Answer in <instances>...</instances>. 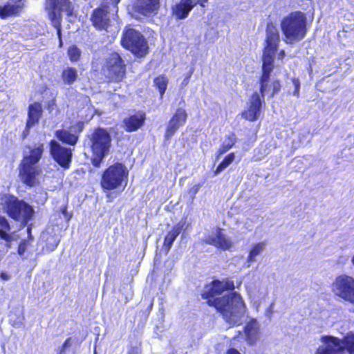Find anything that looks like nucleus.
I'll return each mask as SVG.
<instances>
[{"instance_id":"nucleus-1","label":"nucleus","mask_w":354,"mask_h":354,"mask_svg":"<svg viewBox=\"0 0 354 354\" xmlns=\"http://www.w3.org/2000/svg\"><path fill=\"white\" fill-rule=\"evenodd\" d=\"M280 41L279 33L271 22L266 28V37L262 54V71L259 79V90L254 91L248 98L247 106L241 112V117L249 122L257 121L266 105L265 95L270 92L269 97H273L281 88L279 80L270 82V77L274 69V55Z\"/></svg>"},{"instance_id":"nucleus-2","label":"nucleus","mask_w":354,"mask_h":354,"mask_svg":"<svg viewBox=\"0 0 354 354\" xmlns=\"http://www.w3.org/2000/svg\"><path fill=\"white\" fill-rule=\"evenodd\" d=\"M234 282L214 281L207 286L202 297L208 299V304L220 312L230 325L240 324L246 307L241 295L234 292Z\"/></svg>"},{"instance_id":"nucleus-3","label":"nucleus","mask_w":354,"mask_h":354,"mask_svg":"<svg viewBox=\"0 0 354 354\" xmlns=\"http://www.w3.org/2000/svg\"><path fill=\"white\" fill-rule=\"evenodd\" d=\"M310 22L307 15L301 10L291 11L280 21V28L286 44H295L303 40L307 35Z\"/></svg>"},{"instance_id":"nucleus-4","label":"nucleus","mask_w":354,"mask_h":354,"mask_svg":"<svg viewBox=\"0 0 354 354\" xmlns=\"http://www.w3.org/2000/svg\"><path fill=\"white\" fill-rule=\"evenodd\" d=\"M121 46L136 57H144L149 53V46L145 36L138 30L126 26L122 32Z\"/></svg>"},{"instance_id":"nucleus-5","label":"nucleus","mask_w":354,"mask_h":354,"mask_svg":"<svg viewBox=\"0 0 354 354\" xmlns=\"http://www.w3.org/2000/svg\"><path fill=\"white\" fill-rule=\"evenodd\" d=\"M102 70L108 82L120 83L126 78L127 64L118 52L112 51L105 58Z\"/></svg>"},{"instance_id":"nucleus-6","label":"nucleus","mask_w":354,"mask_h":354,"mask_svg":"<svg viewBox=\"0 0 354 354\" xmlns=\"http://www.w3.org/2000/svg\"><path fill=\"white\" fill-rule=\"evenodd\" d=\"M128 176V169L122 163H115L104 171L100 182L101 186L105 190L118 189L127 180Z\"/></svg>"},{"instance_id":"nucleus-7","label":"nucleus","mask_w":354,"mask_h":354,"mask_svg":"<svg viewBox=\"0 0 354 354\" xmlns=\"http://www.w3.org/2000/svg\"><path fill=\"white\" fill-rule=\"evenodd\" d=\"M88 145L93 155H108L112 145V138L106 129L96 127L87 136Z\"/></svg>"},{"instance_id":"nucleus-8","label":"nucleus","mask_w":354,"mask_h":354,"mask_svg":"<svg viewBox=\"0 0 354 354\" xmlns=\"http://www.w3.org/2000/svg\"><path fill=\"white\" fill-rule=\"evenodd\" d=\"M335 296L354 304V278L346 274L337 277L331 284Z\"/></svg>"},{"instance_id":"nucleus-9","label":"nucleus","mask_w":354,"mask_h":354,"mask_svg":"<svg viewBox=\"0 0 354 354\" xmlns=\"http://www.w3.org/2000/svg\"><path fill=\"white\" fill-rule=\"evenodd\" d=\"M109 6L108 3H102L93 10L90 20L93 27L97 30H107L110 26Z\"/></svg>"},{"instance_id":"nucleus-10","label":"nucleus","mask_w":354,"mask_h":354,"mask_svg":"<svg viewBox=\"0 0 354 354\" xmlns=\"http://www.w3.org/2000/svg\"><path fill=\"white\" fill-rule=\"evenodd\" d=\"M203 241L208 245L223 250H230L233 246L231 239L225 234L223 230L219 227L206 234Z\"/></svg>"},{"instance_id":"nucleus-11","label":"nucleus","mask_w":354,"mask_h":354,"mask_svg":"<svg viewBox=\"0 0 354 354\" xmlns=\"http://www.w3.org/2000/svg\"><path fill=\"white\" fill-rule=\"evenodd\" d=\"M161 6V0H136L133 10L140 16L153 17L158 15Z\"/></svg>"},{"instance_id":"nucleus-12","label":"nucleus","mask_w":354,"mask_h":354,"mask_svg":"<svg viewBox=\"0 0 354 354\" xmlns=\"http://www.w3.org/2000/svg\"><path fill=\"white\" fill-rule=\"evenodd\" d=\"M62 4L59 6V0H46L47 9L51 20L56 19H61V13L65 10L67 16L73 15V6L69 0H62Z\"/></svg>"},{"instance_id":"nucleus-13","label":"nucleus","mask_w":354,"mask_h":354,"mask_svg":"<svg viewBox=\"0 0 354 354\" xmlns=\"http://www.w3.org/2000/svg\"><path fill=\"white\" fill-rule=\"evenodd\" d=\"M187 119L186 110L183 108H178L169 120L165 132V139L169 140L176 131L186 123Z\"/></svg>"},{"instance_id":"nucleus-14","label":"nucleus","mask_w":354,"mask_h":354,"mask_svg":"<svg viewBox=\"0 0 354 354\" xmlns=\"http://www.w3.org/2000/svg\"><path fill=\"white\" fill-rule=\"evenodd\" d=\"M322 344L315 354H342L341 339L333 336H324L321 339Z\"/></svg>"},{"instance_id":"nucleus-15","label":"nucleus","mask_w":354,"mask_h":354,"mask_svg":"<svg viewBox=\"0 0 354 354\" xmlns=\"http://www.w3.org/2000/svg\"><path fill=\"white\" fill-rule=\"evenodd\" d=\"M194 8V0H179L171 5L170 15L176 21L183 20L189 16Z\"/></svg>"},{"instance_id":"nucleus-16","label":"nucleus","mask_w":354,"mask_h":354,"mask_svg":"<svg viewBox=\"0 0 354 354\" xmlns=\"http://www.w3.org/2000/svg\"><path fill=\"white\" fill-rule=\"evenodd\" d=\"M1 203L9 216L15 220L19 219L22 211V201H18L14 196L6 195L1 198Z\"/></svg>"},{"instance_id":"nucleus-17","label":"nucleus","mask_w":354,"mask_h":354,"mask_svg":"<svg viewBox=\"0 0 354 354\" xmlns=\"http://www.w3.org/2000/svg\"><path fill=\"white\" fill-rule=\"evenodd\" d=\"M24 156V183L26 185L32 187L39 183L37 176L39 175V171L35 166L25 167V165L29 162L34 160L37 162L39 160V156Z\"/></svg>"},{"instance_id":"nucleus-18","label":"nucleus","mask_w":354,"mask_h":354,"mask_svg":"<svg viewBox=\"0 0 354 354\" xmlns=\"http://www.w3.org/2000/svg\"><path fill=\"white\" fill-rule=\"evenodd\" d=\"M146 120V114L143 111H139L136 114L129 115L122 120V124L127 132L138 131L143 126Z\"/></svg>"},{"instance_id":"nucleus-19","label":"nucleus","mask_w":354,"mask_h":354,"mask_svg":"<svg viewBox=\"0 0 354 354\" xmlns=\"http://www.w3.org/2000/svg\"><path fill=\"white\" fill-rule=\"evenodd\" d=\"M245 339L248 344L253 345L260 338V325L259 322L254 319H250L244 328Z\"/></svg>"},{"instance_id":"nucleus-20","label":"nucleus","mask_w":354,"mask_h":354,"mask_svg":"<svg viewBox=\"0 0 354 354\" xmlns=\"http://www.w3.org/2000/svg\"><path fill=\"white\" fill-rule=\"evenodd\" d=\"M21 0H8L3 5H0V19H6L18 16L21 12Z\"/></svg>"},{"instance_id":"nucleus-21","label":"nucleus","mask_w":354,"mask_h":354,"mask_svg":"<svg viewBox=\"0 0 354 354\" xmlns=\"http://www.w3.org/2000/svg\"><path fill=\"white\" fill-rule=\"evenodd\" d=\"M42 113L43 109L41 102H35L29 104L26 129H28L37 124L42 115Z\"/></svg>"},{"instance_id":"nucleus-22","label":"nucleus","mask_w":354,"mask_h":354,"mask_svg":"<svg viewBox=\"0 0 354 354\" xmlns=\"http://www.w3.org/2000/svg\"><path fill=\"white\" fill-rule=\"evenodd\" d=\"M185 220H181L176 225H175L166 235L163 244V248L166 252L169 251L173 242L175 241L176 238L179 235V234L183 230H185Z\"/></svg>"},{"instance_id":"nucleus-23","label":"nucleus","mask_w":354,"mask_h":354,"mask_svg":"<svg viewBox=\"0 0 354 354\" xmlns=\"http://www.w3.org/2000/svg\"><path fill=\"white\" fill-rule=\"evenodd\" d=\"M55 137L62 143L74 146L79 140V136L71 133L65 129L57 130L55 133Z\"/></svg>"},{"instance_id":"nucleus-24","label":"nucleus","mask_w":354,"mask_h":354,"mask_svg":"<svg viewBox=\"0 0 354 354\" xmlns=\"http://www.w3.org/2000/svg\"><path fill=\"white\" fill-rule=\"evenodd\" d=\"M266 243L265 242H259L253 245L249 252L245 266L250 268L252 263L256 261V257L266 250Z\"/></svg>"},{"instance_id":"nucleus-25","label":"nucleus","mask_w":354,"mask_h":354,"mask_svg":"<svg viewBox=\"0 0 354 354\" xmlns=\"http://www.w3.org/2000/svg\"><path fill=\"white\" fill-rule=\"evenodd\" d=\"M236 142L237 138L235 133L231 132L227 135L217 151V155H223L227 153L235 145Z\"/></svg>"},{"instance_id":"nucleus-26","label":"nucleus","mask_w":354,"mask_h":354,"mask_svg":"<svg viewBox=\"0 0 354 354\" xmlns=\"http://www.w3.org/2000/svg\"><path fill=\"white\" fill-rule=\"evenodd\" d=\"M61 76L64 84L71 85L77 80V70L74 67L68 66L62 71Z\"/></svg>"},{"instance_id":"nucleus-27","label":"nucleus","mask_w":354,"mask_h":354,"mask_svg":"<svg viewBox=\"0 0 354 354\" xmlns=\"http://www.w3.org/2000/svg\"><path fill=\"white\" fill-rule=\"evenodd\" d=\"M10 231L8 221L4 216H0V239L4 240L8 245H10L12 239Z\"/></svg>"},{"instance_id":"nucleus-28","label":"nucleus","mask_w":354,"mask_h":354,"mask_svg":"<svg viewBox=\"0 0 354 354\" xmlns=\"http://www.w3.org/2000/svg\"><path fill=\"white\" fill-rule=\"evenodd\" d=\"M50 155H72L70 148L63 147L55 140H51L49 142Z\"/></svg>"},{"instance_id":"nucleus-29","label":"nucleus","mask_w":354,"mask_h":354,"mask_svg":"<svg viewBox=\"0 0 354 354\" xmlns=\"http://www.w3.org/2000/svg\"><path fill=\"white\" fill-rule=\"evenodd\" d=\"M168 82V78L164 75H160L153 79V85L158 90L161 97L167 90Z\"/></svg>"},{"instance_id":"nucleus-30","label":"nucleus","mask_w":354,"mask_h":354,"mask_svg":"<svg viewBox=\"0 0 354 354\" xmlns=\"http://www.w3.org/2000/svg\"><path fill=\"white\" fill-rule=\"evenodd\" d=\"M342 354L346 351L348 354H354V334L348 333L341 339Z\"/></svg>"},{"instance_id":"nucleus-31","label":"nucleus","mask_w":354,"mask_h":354,"mask_svg":"<svg viewBox=\"0 0 354 354\" xmlns=\"http://www.w3.org/2000/svg\"><path fill=\"white\" fill-rule=\"evenodd\" d=\"M67 55L71 62H78L82 55L81 50L76 45H71L67 49Z\"/></svg>"},{"instance_id":"nucleus-32","label":"nucleus","mask_w":354,"mask_h":354,"mask_svg":"<svg viewBox=\"0 0 354 354\" xmlns=\"http://www.w3.org/2000/svg\"><path fill=\"white\" fill-rule=\"evenodd\" d=\"M234 156H225L224 158L219 162L217 168L214 171V174L217 175L224 169H225L233 161Z\"/></svg>"},{"instance_id":"nucleus-33","label":"nucleus","mask_w":354,"mask_h":354,"mask_svg":"<svg viewBox=\"0 0 354 354\" xmlns=\"http://www.w3.org/2000/svg\"><path fill=\"white\" fill-rule=\"evenodd\" d=\"M24 226L25 225L24 223L32 219L34 216V210L31 206L28 205L24 201Z\"/></svg>"},{"instance_id":"nucleus-34","label":"nucleus","mask_w":354,"mask_h":354,"mask_svg":"<svg viewBox=\"0 0 354 354\" xmlns=\"http://www.w3.org/2000/svg\"><path fill=\"white\" fill-rule=\"evenodd\" d=\"M53 158L55 161L62 167L65 169H68L69 167L71 162V156H53Z\"/></svg>"},{"instance_id":"nucleus-35","label":"nucleus","mask_w":354,"mask_h":354,"mask_svg":"<svg viewBox=\"0 0 354 354\" xmlns=\"http://www.w3.org/2000/svg\"><path fill=\"white\" fill-rule=\"evenodd\" d=\"M72 345L71 342V337H68L62 345V348H60L58 354H65V350L69 347H71Z\"/></svg>"},{"instance_id":"nucleus-36","label":"nucleus","mask_w":354,"mask_h":354,"mask_svg":"<svg viewBox=\"0 0 354 354\" xmlns=\"http://www.w3.org/2000/svg\"><path fill=\"white\" fill-rule=\"evenodd\" d=\"M194 69L191 68L189 71L185 75L183 82H181V86L184 87L187 86L190 80V78L193 74Z\"/></svg>"},{"instance_id":"nucleus-37","label":"nucleus","mask_w":354,"mask_h":354,"mask_svg":"<svg viewBox=\"0 0 354 354\" xmlns=\"http://www.w3.org/2000/svg\"><path fill=\"white\" fill-rule=\"evenodd\" d=\"M292 83H293V84L295 86V90L293 91V94L298 97L299 94V88H300L299 80L297 78H293L292 80Z\"/></svg>"},{"instance_id":"nucleus-38","label":"nucleus","mask_w":354,"mask_h":354,"mask_svg":"<svg viewBox=\"0 0 354 354\" xmlns=\"http://www.w3.org/2000/svg\"><path fill=\"white\" fill-rule=\"evenodd\" d=\"M44 152V145H39L37 148L33 149L30 155H42Z\"/></svg>"},{"instance_id":"nucleus-39","label":"nucleus","mask_w":354,"mask_h":354,"mask_svg":"<svg viewBox=\"0 0 354 354\" xmlns=\"http://www.w3.org/2000/svg\"><path fill=\"white\" fill-rule=\"evenodd\" d=\"M103 157L104 156H95L93 158H92L91 160H92L93 165L97 167H100V165L102 161Z\"/></svg>"},{"instance_id":"nucleus-40","label":"nucleus","mask_w":354,"mask_h":354,"mask_svg":"<svg viewBox=\"0 0 354 354\" xmlns=\"http://www.w3.org/2000/svg\"><path fill=\"white\" fill-rule=\"evenodd\" d=\"M140 348L137 346H131L129 348L127 354H139Z\"/></svg>"},{"instance_id":"nucleus-41","label":"nucleus","mask_w":354,"mask_h":354,"mask_svg":"<svg viewBox=\"0 0 354 354\" xmlns=\"http://www.w3.org/2000/svg\"><path fill=\"white\" fill-rule=\"evenodd\" d=\"M208 0H194V7L196 5H199L204 8Z\"/></svg>"},{"instance_id":"nucleus-42","label":"nucleus","mask_w":354,"mask_h":354,"mask_svg":"<svg viewBox=\"0 0 354 354\" xmlns=\"http://www.w3.org/2000/svg\"><path fill=\"white\" fill-rule=\"evenodd\" d=\"M0 278L4 281H8L10 279V275L7 272L3 271L0 272Z\"/></svg>"},{"instance_id":"nucleus-43","label":"nucleus","mask_w":354,"mask_h":354,"mask_svg":"<svg viewBox=\"0 0 354 354\" xmlns=\"http://www.w3.org/2000/svg\"><path fill=\"white\" fill-rule=\"evenodd\" d=\"M62 214L64 215L65 218L68 221L71 217V215L68 214L67 211H66V207H64L62 209Z\"/></svg>"},{"instance_id":"nucleus-44","label":"nucleus","mask_w":354,"mask_h":354,"mask_svg":"<svg viewBox=\"0 0 354 354\" xmlns=\"http://www.w3.org/2000/svg\"><path fill=\"white\" fill-rule=\"evenodd\" d=\"M286 55L284 50H281L278 53V59H282Z\"/></svg>"},{"instance_id":"nucleus-45","label":"nucleus","mask_w":354,"mask_h":354,"mask_svg":"<svg viewBox=\"0 0 354 354\" xmlns=\"http://www.w3.org/2000/svg\"><path fill=\"white\" fill-rule=\"evenodd\" d=\"M77 126L79 132H81L84 129V123L82 122H78Z\"/></svg>"},{"instance_id":"nucleus-46","label":"nucleus","mask_w":354,"mask_h":354,"mask_svg":"<svg viewBox=\"0 0 354 354\" xmlns=\"http://www.w3.org/2000/svg\"><path fill=\"white\" fill-rule=\"evenodd\" d=\"M227 354H241L237 350L234 348H230L228 350Z\"/></svg>"},{"instance_id":"nucleus-47","label":"nucleus","mask_w":354,"mask_h":354,"mask_svg":"<svg viewBox=\"0 0 354 354\" xmlns=\"http://www.w3.org/2000/svg\"><path fill=\"white\" fill-rule=\"evenodd\" d=\"M27 234L28 236L29 240H32V237L31 236V227L30 226H28L26 230Z\"/></svg>"},{"instance_id":"nucleus-48","label":"nucleus","mask_w":354,"mask_h":354,"mask_svg":"<svg viewBox=\"0 0 354 354\" xmlns=\"http://www.w3.org/2000/svg\"><path fill=\"white\" fill-rule=\"evenodd\" d=\"M198 189H199V187H198V186H197V185H196L195 187H194L192 188V189L191 190V192H193V195L194 196V195L198 192Z\"/></svg>"},{"instance_id":"nucleus-49","label":"nucleus","mask_w":354,"mask_h":354,"mask_svg":"<svg viewBox=\"0 0 354 354\" xmlns=\"http://www.w3.org/2000/svg\"><path fill=\"white\" fill-rule=\"evenodd\" d=\"M109 1L111 2V3H113L114 5V6H117V5L120 1V0H109Z\"/></svg>"},{"instance_id":"nucleus-50","label":"nucleus","mask_w":354,"mask_h":354,"mask_svg":"<svg viewBox=\"0 0 354 354\" xmlns=\"http://www.w3.org/2000/svg\"><path fill=\"white\" fill-rule=\"evenodd\" d=\"M18 252L19 254H22V243H20L18 247Z\"/></svg>"},{"instance_id":"nucleus-51","label":"nucleus","mask_w":354,"mask_h":354,"mask_svg":"<svg viewBox=\"0 0 354 354\" xmlns=\"http://www.w3.org/2000/svg\"><path fill=\"white\" fill-rule=\"evenodd\" d=\"M19 176L22 175V162L19 165Z\"/></svg>"},{"instance_id":"nucleus-52","label":"nucleus","mask_w":354,"mask_h":354,"mask_svg":"<svg viewBox=\"0 0 354 354\" xmlns=\"http://www.w3.org/2000/svg\"><path fill=\"white\" fill-rule=\"evenodd\" d=\"M26 245V242L24 241V249H23L24 252H25V250H26V249H25Z\"/></svg>"},{"instance_id":"nucleus-53","label":"nucleus","mask_w":354,"mask_h":354,"mask_svg":"<svg viewBox=\"0 0 354 354\" xmlns=\"http://www.w3.org/2000/svg\"><path fill=\"white\" fill-rule=\"evenodd\" d=\"M58 243H59V241L55 243V245L53 249L55 248L57 246Z\"/></svg>"},{"instance_id":"nucleus-54","label":"nucleus","mask_w":354,"mask_h":354,"mask_svg":"<svg viewBox=\"0 0 354 354\" xmlns=\"http://www.w3.org/2000/svg\"><path fill=\"white\" fill-rule=\"evenodd\" d=\"M57 32H58V35H59V36L60 37V35H61V30H60V29H58V31H57Z\"/></svg>"},{"instance_id":"nucleus-55","label":"nucleus","mask_w":354,"mask_h":354,"mask_svg":"<svg viewBox=\"0 0 354 354\" xmlns=\"http://www.w3.org/2000/svg\"><path fill=\"white\" fill-rule=\"evenodd\" d=\"M219 161V156H217L216 158V162H218Z\"/></svg>"},{"instance_id":"nucleus-56","label":"nucleus","mask_w":354,"mask_h":354,"mask_svg":"<svg viewBox=\"0 0 354 354\" xmlns=\"http://www.w3.org/2000/svg\"><path fill=\"white\" fill-rule=\"evenodd\" d=\"M228 155L232 156V155H234V153H230Z\"/></svg>"},{"instance_id":"nucleus-57","label":"nucleus","mask_w":354,"mask_h":354,"mask_svg":"<svg viewBox=\"0 0 354 354\" xmlns=\"http://www.w3.org/2000/svg\"><path fill=\"white\" fill-rule=\"evenodd\" d=\"M266 295H267V292L266 291V292H264V297H266Z\"/></svg>"}]
</instances>
